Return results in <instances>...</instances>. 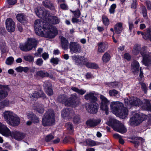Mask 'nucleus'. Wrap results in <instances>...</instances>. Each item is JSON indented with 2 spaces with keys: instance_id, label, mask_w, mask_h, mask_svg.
Segmentation results:
<instances>
[{
  "instance_id": "nucleus-60",
  "label": "nucleus",
  "mask_w": 151,
  "mask_h": 151,
  "mask_svg": "<svg viewBox=\"0 0 151 151\" xmlns=\"http://www.w3.org/2000/svg\"><path fill=\"white\" fill-rule=\"evenodd\" d=\"M145 3L148 10H151V1H150L147 0L145 2Z\"/></svg>"
},
{
  "instance_id": "nucleus-18",
  "label": "nucleus",
  "mask_w": 151,
  "mask_h": 151,
  "mask_svg": "<svg viewBox=\"0 0 151 151\" xmlns=\"http://www.w3.org/2000/svg\"><path fill=\"white\" fill-rule=\"evenodd\" d=\"M72 60L73 62L77 65H81L83 63V60L85 61L86 58H84L83 56L75 55L72 57Z\"/></svg>"
},
{
  "instance_id": "nucleus-16",
  "label": "nucleus",
  "mask_w": 151,
  "mask_h": 151,
  "mask_svg": "<svg viewBox=\"0 0 151 151\" xmlns=\"http://www.w3.org/2000/svg\"><path fill=\"white\" fill-rule=\"evenodd\" d=\"M100 120L95 119H88L86 122V124L89 128H91L97 126L100 122Z\"/></svg>"
},
{
  "instance_id": "nucleus-14",
  "label": "nucleus",
  "mask_w": 151,
  "mask_h": 151,
  "mask_svg": "<svg viewBox=\"0 0 151 151\" xmlns=\"http://www.w3.org/2000/svg\"><path fill=\"white\" fill-rule=\"evenodd\" d=\"M7 29L10 32H14L15 29L14 22L13 20L10 18H8L6 21Z\"/></svg>"
},
{
  "instance_id": "nucleus-8",
  "label": "nucleus",
  "mask_w": 151,
  "mask_h": 151,
  "mask_svg": "<svg viewBox=\"0 0 151 151\" xmlns=\"http://www.w3.org/2000/svg\"><path fill=\"white\" fill-rule=\"evenodd\" d=\"M147 46H144L142 48L139 53L142 57V63L143 65L148 67L151 65V59L149 54L147 53L146 50Z\"/></svg>"
},
{
  "instance_id": "nucleus-64",
  "label": "nucleus",
  "mask_w": 151,
  "mask_h": 151,
  "mask_svg": "<svg viewBox=\"0 0 151 151\" xmlns=\"http://www.w3.org/2000/svg\"><path fill=\"white\" fill-rule=\"evenodd\" d=\"M8 3L10 5H14L17 2V0H6Z\"/></svg>"
},
{
  "instance_id": "nucleus-13",
  "label": "nucleus",
  "mask_w": 151,
  "mask_h": 151,
  "mask_svg": "<svg viewBox=\"0 0 151 151\" xmlns=\"http://www.w3.org/2000/svg\"><path fill=\"white\" fill-rule=\"evenodd\" d=\"M137 34L138 35L141 34L144 39L149 40L151 42V26L147 28L144 32L139 31L137 32Z\"/></svg>"
},
{
  "instance_id": "nucleus-3",
  "label": "nucleus",
  "mask_w": 151,
  "mask_h": 151,
  "mask_svg": "<svg viewBox=\"0 0 151 151\" xmlns=\"http://www.w3.org/2000/svg\"><path fill=\"white\" fill-rule=\"evenodd\" d=\"M37 16L40 18L46 21H48L50 23L56 24L59 23L60 19L57 17L52 16L50 17L49 12L43 8L40 7L37 9L35 11Z\"/></svg>"
},
{
  "instance_id": "nucleus-50",
  "label": "nucleus",
  "mask_w": 151,
  "mask_h": 151,
  "mask_svg": "<svg viewBox=\"0 0 151 151\" xmlns=\"http://www.w3.org/2000/svg\"><path fill=\"white\" fill-rule=\"evenodd\" d=\"M142 12L143 17L145 18L146 17L148 18L147 17V10L146 7L145 6H143L142 7Z\"/></svg>"
},
{
  "instance_id": "nucleus-41",
  "label": "nucleus",
  "mask_w": 151,
  "mask_h": 151,
  "mask_svg": "<svg viewBox=\"0 0 151 151\" xmlns=\"http://www.w3.org/2000/svg\"><path fill=\"white\" fill-rule=\"evenodd\" d=\"M28 42H27L24 44H20L19 47L20 49L24 51H27L28 50Z\"/></svg>"
},
{
  "instance_id": "nucleus-17",
  "label": "nucleus",
  "mask_w": 151,
  "mask_h": 151,
  "mask_svg": "<svg viewBox=\"0 0 151 151\" xmlns=\"http://www.w3.org/2000/svg\"><path fill=\"white\" fill-rule=\"evenodd\" d=\"M86 100H89L91 103H95L98 101L97 98L95 96V94L92 92L87 93L84 96Z\"/></svg>"
},
{
  "instance_id": "nucleus-33",
  "label": "nucleus",
  "mask_w": 151,
  "mask_h": 151,
  "mask_svg": "<svg viewBox=\"0 0 151 151\" xmlns=\"http://www.w3.org/2000/svg\"><path fill=\"white\" fill-rule=\"evenodd\" d=\"M13 103L12 102H10L8 99H6L0 102V108H4L5 107L9 106Z\"/></svg>"
},
{
  "instance_id": "nucleus-45",
  "label": "nucleus",
  "mask_w": 151,
  "mask_h": 151,
  "mask_svg": "<svg viewBox=\"0 0 151 151\" xmlns=\"http://www.w3.org/2000/svg\"><path fill=\"white\" fill-rule=\"evenodd\" d=\"M106 85L109 87L112 86L113 88H117L118 86V83L116 81L107 83Z\"/></svg>"
},
{
  "instance_id": "nucleus-10",
  "label": "nucleus",
  "mask_w": 151,
  "mask_h": 151,
  "mask_svg": "<svg viewBox=\"0 0 151 151\" xmlns=\"http://www.w3.org/2000/svg\"><path fill=\"white\" fill-rule=\"evenodd\" d=\"M144 120V118L139 114H135L130 119L131 126H137Z\"/></svg>"
},
{
  "instance_id": "nucleus-9",
  "label": "nucleus",
  "mask_w": 151,
  "mask_h": 151,
  "mask_svg": "<svg viewBox=\"0 0 151 151\" xmlns=\"http://www.w3.org/2000/svg\"><path fill=\"white\" fill-rule=\"evenodd\" d=\"M100 98L101 99V103L100 104V107L101 110L104 111L106 114H108L109 113V108L108 106L109 105V101L104 95H101Z\"/></svg>"
},
{
  "instance_id": "nucleus-31",
  "label": "nucleus",
  "mask_w": 151,
  "mask_h": 151,
  "mask_svg": "<svg viewBox=\"0 0 151 151\" xmlns=\"http://www.w3.org/2000/svg\"><path fill=\"white\" fill-rule=\"evenodd\" d=\"M32 97L36 99L39 98H41L43 99L46 98L45 94L42 91H40L39 92H36L33 93Z\"/></svg>"
},
{
  "instance_id": "nucleus-25",
  "label": "nucleus",
  "mask_w": 151,
  "mask_h": 151,
  "mask_svg": "<svg viewBox=\"0 0 151 151\" xmlns=\"http://www.w3.org/2000/svg\"><path fill=\"white\" fill-rule=\"evenodd\" d=\"M16 114L10 111H5L3 113V116L5 120L7 122L12 118Z\"/></svg>"
},
{
  "instance_id": "nucleus-28",
  "label": "nucleus",
  "mask_w": 151,
  "mask_h": 151,
  "mask_svg": "<svg viewBox=\"0 0 151 151\" xmlns=\"http://www.w3.org/2000/svg\"><path fill=\"white\" fill-rule=\"evenodd\" d=\"M110 53V51L108 50L103 55L102 57V59L104 63H106L110 60L111 57Z\"/></svg>"
},
{
  "instance_id": "nucleus-53",
  "label": "nucleus",
  "mask_w": 151,
  "mask_h": 151,
  "mask_svg": "<svg viewBox=\"0 0 151 151\" xmlns=\"http://www.w3.org/2000/svg\"><path fill=\"white\" fill-rule=\"evenodd\" d=\"M14 61V58L12 57H9L7 59L6 63L8 65H10L12 64Z\"/></svg>"
},
{
  "instance_id": "nucleus-38",
  "label": "nucleus",
  "mask_w": 151,
  "mask_h": 151,
  "mask_svg": "<svg viewBox=\"0 0 151 151\" xmlns=\"http://www.w3.org/2000/svg\"><path fill=\"white\" fill-rule=\"evenodd\" d=\"M36 75L42 78L48 77L49 75L48 73L45 72L42 70L37 71L36 73Z\"/></svg>"
},
{
  "instance_id": "nucleus-63",
  "label": "nucleus",
  "mask_w": 151,
  "mask_h": 151,
  "mask_svg": "<svg viewBox=\"0 0 151 151\" xmlns=\"http://www.w3.org/2000/svg\"><path fill=\"white\" fill-rule=\"evenodd\" d=\"M129 30L130 32H131L133 28L134 27V24L132 22H129Z\"/></svg>"
},
{
  "instance_id": "nucleus-48",
  "label": "nucleus",
  "mask_w": 151,
  "mask_h": 151,
  "mask_svg": "<svg viewBox=\"0 0 151 151\" xmlns=\"http://www.w3.org/2000/svg\"><path fill=\"white\" fill-rule=\"evenodd\" d=\"M0 45L2 52L4 53L6 51L5 43L4 42H1L0 43Z\"/></svg>"
},
{
  "instance_id": "nucleus-43",
  "label": "nucleus",
  "mask_w": 151,
  "mask_h": 151,
  "mask_svg": "<svg viewBox=\"0 0 151 151\" xmlns=\"http://www.w3.org/2000/svg\"><path fill=\"white\" fill-rule=\"evenodd\" d=\"M86 142L87 145L90 147L96 145L95 142L90 139H87L86 140Z\"/></svg>"
},
{
  "instance_id": "nucleus-54",
  "label": "nucleus",
  "mask_w": 151,
  "mask_h": 151,
  "mask_svg": "<svg viewBox=\"0 0 151 151\" xmlns=\"http://www.w3.org/2000/svg\"><path fill=\"white\" fill-rule=\"evenodd\" d=\"M54 138V137L52 134H50L46 137L45 140L46 142H50Z\"/></svg>"
},
{
  "instance_id": "nucleus-57",
  "label": "nucleus",
  "mask_w": 151,
  "mask_h": 151,
  "mask_svg": "<svg viewBox=\"0 0 151 151\" xmlns=\"http://www.w3.org/2000/svg\"><path fill=\"white\" fill-rule=\"evenodd\" d=\"M141 85L142 91L145 93H146L147 92V87L146 84L145 83H141Z\"/></svg>"
},
{
  "instance_id": "nucleus-62",
  "label": "nucleus",
  "mask_w": 151,
  "mask_h": 151,
  "mask_svg": "<svg viewBox=\"0 0 151 151\" xmlns=\"http://www.w3.org/2000/svg\"><path fill=\"white\" fill-rule=\"evenodd\" d=\"M42 56L44 60H45L49 58V55L47 53L45 52L42 54Z\"/></svg>"
},
{
  "instance_id": "nucleus-11",
  "label": "nucleus",
  "mask_w": 151,
  "mask_h": 151,
  "mask_svg": "<svg viewBox=\"0 0 151 151\" xmlns=\"http://www.w3.org/2000/svg\"><path fill=\"white\" fill-rule=\"evenodd\" d=\"M70 50L75 53H78L81 52V47L77 42H71L69 44Z\"/></svg>"
},
{
  "instance_id": "nucleus-7",
  "label": "nucleus",
  "mask_w": 151,
  "mask_h": 151,
  "mask_svg": "<svg viewBox=\"0 0 151 151\" xmlns=\"http://www.w3.org/2000/svg\"><path fill=\"white\" fill-rule=\"evenodd\" d=\"M107 124L111 127L114 131L121 133L124 134L127 132V129L124 125L116 119H110Z\"/></svg>"
},
{
  "instance_id": "nucleus-20",
  "label": "nucleus",
  "mask_w": 151,
  "mask_h": 151,
  "mask_svg": "<svg viewBox=\"0 0 151 151\" xmlns=\"http://www.w3.org/2000/svg\"><path fill=\"white\" fill-rule=\"evenodd\" d=\"M131 139L132 140H134L131 141H130V142L134 145V147L136 148H137L140 144V142L137 140H140L142 143L145 142V139L141 137H132L131 138Z\"/></svg>"
},
{
  "instance_id": "nucleus-4",
  "label": "nucleus",
  "mask_w": 151,
  "mask_h": 151,
  "mask_svg": "<svg viewBox=\"0 0 151 151\" xmlns=\"http://www.w3.org/2000/svg\"><path fill=\"white\" fill-rule=\"evenodd\" d=\"M110 107L113 111L120 118L125 119L127 117L128 114V109L127 107L124 106L123 103L119 102L117 104H115V102H112Z\"/></svg>"
},
{
  "instance_id": "nucleus-42",
  "label": "nucleus",
  "mask_w": 151,
  "mask_h": 151,
  "mask_svg": "<svg viewBox=\"0 0 151 151\" xmlns=\"http://www.w3.org/2000/svg\"><path fill=\"white\" fill-rule=\"evenodd\" d=\"M72 12L73 15V17L79 18L81 15V12L79 9H77L75 11H72Z\"/></svg>"
},
{
  "instance_id": "nucleus-30",
  "label": "nucleus",
  "mask_w": 151,
  "mask_h": 151,
  "mask_svg": "<svg viewBox=\"0 0 151 151\" xmlns=\"http://www.w3.org/2000/svg\"><path fill=\"white\" fill-rule=\"evenodd\" d=\"M83 65H84L86 67L89 68L97 69L99 68L98 65L94 63L87 62L85 61H83Z\"/></svg>"
},
{
  "instance_id": "nucleus-55",
  "label": "nucleus",
  "mask_w": 151,
  "mask_h": 151,
  "mask_svg": "<svg viewBox=\"0 0 151 151\" xmlns=\"http://www.w3.org/2000/svg\"><path fill=\"white\" fill-rule=\"evenodd\" d=\"M35 110L37 111L40 114L43 113L44 111V109L43 107L40 106H37Z\"/></svg>"
},
{
  "instance_id": "nucleus-15",
  "label": "nucleus",
  "mask_w": 151,
  "mask_h": 151,
  "mask_svg": "<svg viewBox=\"0 0 151 151\" xmlns=\"http://www.w3.org/2000/svg\"><path fill=\"white\" fill-rule=\"evenodd\" d=\"M20 119L18 116L15 114L10 120L9 119L7 123L10 126L15 127L18 125L20 123Z\"/></svg>"
},
{
  "instance_id": "nucleus-34",
  "label": "nucleus",
  "mask_w": 151,
  "mask_h": 151,
  "mask_svg": "<svg viewBox=\"0 0 151 151\" xmlns=\"http://www.w3.org/2000/svg\"><path fill=\"white\" fill-rule=\"evenodd\" d=\"M43 4L45 7L50 9L51 10H54L55 9V7L53 4L48 0L43 1Z\"/></svg>"
},
{
  "instance_id": "nucleus-44",
  "label": "nucleus",
  "mask_w": 151,
  "mask_h": 151,
  "mask_svg": "<svg viewBox=\"0 0 151 151\" xmlns=\"http://www.w3.org/2000/svg\"><path fill=\"white\" fill-rule=\"evenodd\" d=\"M119 92L115 89L110 90L109 91V94L110 96H116Z\"/></svg>"
},
{
  "instance_id": "nucleus-23",
  "label": "nucleus",
  "mask_w": 151,
  "mask_h": 151,
  "mask_svg": "<svg viewBox=\"0 0 151 151\" xmlns=\"http://www.w3.org/2000/svg\"><path fill=\"white\" fill-rule=\"evenodd\" d=\"M38 42L37 40L34 38H29V51L34 49H35Z\"/></svg>"
},
{
  "instance_id": "nucleus-5",
  "label": "nucleus",
  "mask_w": 151,
  "mask_h": 151,
  "mask_svg": "<svg viewBox=\"0 0 151 151\" xmlns=\"http://www.w3.org/2000/svg\"><path fill=\"white\" fill-rule=\"evenodd\" d=\"M55 114L54 110L49 109L44 114L42 120V125L44 127L54 125L55 122Z\"/></svg>"
},
{
  "instance_id": "nucleus-47",
  "label": "nucleus",
  "mask_w": 151,
  "mask_h": 151,
  "mask_svg": "<svg viewBox=\"0 0 151 151\" xmlns=\"http://www.w3.org/2000/svg\"><path fill=\"white\" fill-rule=\"evenodd\" d=\"M116 7V4H113L111 5L109 11L110 14H114L115 12V9Z\"/></svg>"
},
{
  "instance_id": "nucleus-29",
  "label": "nucleus",
  "mask_w": 151,
  "mask_h": 151,
  "mask_svg": "<svg viewBox=\"0 0 151 151\" xmlns=\"http://www.w3.org/2000/svg\"><path fill=\"white\" fill-rule=\"evenodd\" d=\"M98 52L100 53L104 52L107 48V45L102 42L98 43Z\"/></svg>"
},
{
  "instance_id": "nucleus-58",
  "label": "nucleus",
  "mask_w": 151,
  "mask_h": 151,
  "mask_svg": "<svg viewBox=\"0 0 151 151\" xmlns=\"http://www.w3.org/2000/svg\"><path fill=\"white\" fill-rule=\"evenodd\" d=\"M43 62V61L42 59L38 58L37 59L36 64L37 65L39 66H41L42 65Z\"/></svg>"
},
{
  "instance_id": "nucleus-22",
  "label": "nucleus",
  "mask_w": 151,
  "mask_h": 151,
  "mask_svg": "<svg viewBox=\"0 0 151 151\" xmlns=\"http://www.w3.org/2000/svg\"><path fill=\"white\" fill-rule=\"evenodd\" d=\"M131 67L132 72L134 74L138 73L139 70V64L138 61L136 60L133 61L131 64Z\"/></svg>"
},
{
  "instance_id": "nucleus-56",
  "label": "nucleus",
  "mask_w": 151,
  "mask_h": 151,
  "mask_svg": "<svg viewBox=\"0 0 151 151\" xmlns=\"http://www.w3.org/2000/svg\"><path fill=\"white\" fill-rule=\"evenodd\" d=\"M137 0H132V2L131 3V8L132 9H135L136 8L137 6Z\"/></svg>"
},
{
  "instance_id": "nucleus-35",
  "label": "nucleus",
  "mask_w": 151,
  "mask_h": 151,
  "mask_svg": "<svg viewBox=\"0 0 151 151\" xmlns=\"http://www.w3.org/2000/svg\"><path fill=\"white\" fill-rule=\"evenodd\" d=\"M71 89L73 91L76 92L79 95H83L86 92V90L82 89H79L78 88L75 87H72Z\"/></svg>"
},
{
  "instance_id": "nucleus-21",
  "label": "nucleus",
  "mask_w": 151,
  "mask_h": 151,
  "mask_svg": "<svg viewBox=\"0 0 151 151\" xmlns=\"http://www.w3.org/2000/svg\"><path fill=\"white\" fill-rule=\"evenodd\" d=\"M46 82L43 85V86L44 88V90L46 93L49 96H51L53 95V92L52 89V85Z\"/></svg>"
},
{
  "instance_id": "nucleus-19",
  "label": "nucleus",
  "mask_w": 151,
  "mask_h": 151,
  "mask_svg": "<svg viewBox=\"0 0 151 151\" xmlns=\"http://www.w3.org/2000/svg\"><path fill=\"white\" fill-rule=\"evenodd\" d=\"M73 111L69 108H66L64 109L62 112L61 115L64 118L68 117L71 118L73 116Z\"/></svg>"
},
{
  "instance_id": "nucleus-37",
  "label": "nucleus",
  "mask_w": 151,
  "mask_h": 151,
  "mask_svg": "<svg viewBox=\"0 0 151 151\" xmlns=\"http://www.w3.org/2000/svg\"><path fill=\"white\" fill-rule=\"evenodd\" d=\"M102 21L103 24L106 26H108L110 24V21L107 17L103 15L102 17Z\"/></svg>"
},
{
  "instance_id": "nucleus-49",
  "label": "nucleus",
  "mask_w": 151,
  "mask_h": 151,
  "mask_svg": "<svg viewBox=\"0 0 151 151\" xmlns=\"http://www.w3.org/2000/svg\"><path fill=\"white\" fill-rule=\"evenodd\" d=\"M78 18L73 17L71 19V21L73 24L77 23L80 24L81 21V20L78 19Z\"/></svg>"
},
{
  "instance_id": "nucleus-12",
  "label": "nucleus",
  "mask_w": 151,
  "mask_h": 151,
  "mask_svg": "<svg viewBox=\"0 0 151 151\" xmlns=\"http://www.w3.org/2000/svg\"><path fill=\"white\" fill-rule=\"evenodd\" d=\"M99 108V105L96 102L89 104L86 109L90 113L95 114L98 112Z\"/></svg>"
},
{
  "instance_id": "nucleus-27",
  "label": "nucleus",
  "mask_w": 151,
  "mask_h": 151,
  "mask_svg": "<svg viewBox=\"0 0 151 151\" xmlns=\"http://www.w3.org/2000/svg\"><path fill=\"white\" fill-rule=\"evenodd\" d=\"M17 19L21 23H24L27 22V20L26 15L22 13L17 14L16 15Z\"/></svg>"
},
{
  "instance_id": "nucleus-46",
  "label": "nucleus",
  "mask_w": 151,
  "mask_h": 151,
  "mask_svg": "<svg viewBox=\"0 0 151 151\" xmlns=\"http://www.w3.org/2000/svg\"><path fill=\"white\" fill-rule=\"evenodd\" d=\"M0 89H1L0 91H5L7 93L6 97L8 95L7 91L9 90L8 86V85L4 86L0 84Z\"/></svg>"
},
{
  "instance_id": "nucleus-52",
  "label": "nucleus",
  "mask_w": 151,
  "mask_h": 151,
  "mask_svg": "<svg viewBox=\"0 0 151 151\" xmlns=\"http://www.w3.org/2000/svg\"><path fill=\"white\" fill-rule=\"evenodd\" d=\"M131 100H129L128 99L124 100V104L125 106L127 108H130L132 106V103H131Z\"/></svg>"
},
{
  "instance_id": "nucleus-61",
  "label": "nucleus",
  "mask_w": 151,
  "mask_h": 151,
  "mask_svg": "<svg viewBox=\"0 0 151 151\" xmlns=\"http://www.w3.org/2000/svg\"><path fill=\"white\" fill-rule=\"evenodd\" d=\"M7 93L5 91H0V97L1 98H4L6 97Z\"/></svg>"
},
{
  "instance_id": "nucleus-51",
  "label": "nucleus",
  "mask_w": 151,
  "mask_h": 151,
  "mask_svg": "<svg viewBox=\"0 0 151 151\" xmlns=\"http://www.w3.org/2000/svg\"><path fill=\"white\" fill-rule=\"evenodd\" d=\"M80 120V118L79 115H76L73 118V121L74 124H78Z\"/></svg>"
},
{
  "instance_id": "nucleus-6",
  "label": "nucleus",
  "mask_w": 151,
  "mask_h": 151,
  "mask_svg": "<svg viewBox=\"0 0 151 151\" xmlns=\"http://www.w3.org/2000/svg\"><path fill=\"white\" fill-rule=\"evenodd\" d=\"M77 94L74 93L68 99L64 95H60L59 96L58 100L60 103L64 104L66 106H75L77 105Z\"/></svg>"
},
{
  "instance_id": "nucleus-40",
  "label": "nucleus",
  "mask_w": 151,
  "mask_h": 151,
  "mask_svg": "<svg viewBox=\"0 0 151 151\" xmlns=\"http://www.w3.org/2000/svg\"><path fill=\"white\" fill-rule=\"evenodd\" d=\"M60 61V59L58 58L52 57L50 59V62L53 66H55L58 64Z\"/></svg>"
},
{
  "instance_id": "nucleus-24",
  "label": "nucleus",
  "mask_w": 151,
  "mask_h": 151,
  "mask_svg": "<svg viewBox=\"0 0 151 151\" xmlns=\"http://www.w3.org/2000/svg\"><path fill=\"white\" fill-rule=\"evenodd\" d=\"M60 38L61 42V46L64 50H66L68 48L69 42L68 40L63 36H60Z\"/></svg>"
},
{
  "instance_id": "nucleus-26",
  "label": "nucleus",
  "mask_w": 151,
  "mask_h": 151,
  "mask_svg": "<svg viewBox=\"0 0 151 151\" xmlns=\"http://www.w3.org/2000/svg\"><path fill=\"white\" fill-rule=\"evenodd\" d=\"M114 29L116 34H120L123 29V23L121 22L117 23L114 25Z\"/></svg>"
},
{
  "instance_id": "nucleus-1",
  "label": "nucleus",
  "mask_w": 151,
  "mask_h": 151,
  "mask_svg": "<svg viewBox=\"0 0 151 151\" xmlns=\"http://www.w3.org/2000/svg\"><path fill=\"white\" fill-rule=\"evenodd\" d=\"M34 28L36 34L42 37L52 39L58 34V30L55 27L40 20L35 21Z\"/></svg>"
},
{
  "instance_id": "nucleus-2",
  "label": "nucleus",
  "mask_w": 151,
  "mask_h": 151,
  "mask_svg": "<svg viewBox=\"0 0 151 151\" xmlns=\"http://www.w3.org/2000/svg\"><path fill=\"white\" fill-rule=\"evenodd\" d=\"M0 133L6 137L10 136L12 138L19 141L22 140L26 136L25 133L17 130H14L11 132L10 129L6 126L1 122Z\"/></svg>"
},
{
  "instance_id": "nucleus-39",
  "label": "nucleus",
  "mask_w": 151,
  "mask_h": 151,
  "mask_svg": "<svg viewBox=\"0 0 151 151\" xmlns=\"http://www.w3.org/2000/svg\"><path fill=\"white\" fill-rule=\"evenodd\" d=\"M30 118L32 121L34 123H39V121L38 117H37L36 116L33 114L31 115L29 113V118Z\"/></svg>"
},
{
  "instance_id": "nucleus-36",
  "label": "nucleus",
  "mask_w": 151,
  "mask_h": 151,
  "mask_svg": "<svg viewBox=\"0 0 151 151\" xmlns=\"http://www.w3.org/2000/svg\"><path fill=\"white\" fill-rule=\"evenodd\" d=\"M140 48V45L138 44H135L132 51L133 54L135 55H137L139 53Z\"/></svg>"
},
{
  "instance_id": "nucleus-59",
  "label": "nucleus",
  "mask_w": 151,
  "mask_h": 151,
  "mask_svg": "<svg viewBox=\"0 0 151 151\" xmlns=\"http://www.w3.org/2000/svg\"><path fill=\"white\" fill-rule=\"evenodd\" d=\"M124 58L128 61H130L131 59L130 55L128 53H125L124 55Z\"/></svg>"
},
{
  "instance_id": "nucleus-32",
  "label": "nucleus",
  "mask_w": 151,
  "mask_h": 151,
  "mask_svg": "<svg viewBox=\"0 0 151 151\" xmlns=\"http://www.w3.org/2000/svg\"><path fill=\"white\" fill-rule=\"evenodd\" d=\"M131 103H132V106H139L142 104L143 102L139 99L134 97L132 99H131Z\"/></svg>"
}]
</instances>
